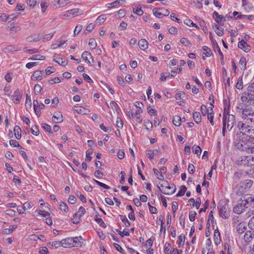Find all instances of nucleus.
<instances>
[{
	"instance_id": "nucleus-22",
	"label": "nucleus",
	"mask_w": 254,
	"mask_h": 254,
	"mask_svg": "<svg viewBox=\"0 0 254 254\" xmlns=\"http://www.w3.org/2000/svg\"><path fill=\"white\" fill-rule=\"evenodd\" d=\"M252 96L253 95L250 93L244 92L242 95L241 100L243 102H248L251 100Z\"/></svg>"
},
{
	"instance_id": "nucleus-1",
	"label": "nucleus",
	"mask_w": 254,
	"mask_h": 254,
	"mask_svg": "<svg viewBox=\"0 0 254 254\" xmlns=\"http://www.w3.org/2000/svg\"><path fill=\"white\" fill-rule=\"evenodd\" d=\"M153 14L157 18H161L163 16H167L169 15L168 9L164 8H154L152 10Z\"/></svg>"
},
{
	"instance_id": "nucleus-19",
	"label": "nucleus",
	"mask_w": 254,
	"mask_h": 254,
	"mask_svg": "<svg viewBox=\"0 0 254 254\" xmlns=\"http://www.w3.org/2000/svg\"><path fill=\"white\" fill-rule=\"evenodd\" d=\"M158 150L157 149H154L153 150H146V154L147 157L150 160L153 159L154 156H156L158 154Z\"/></svg>"
},
{
	"instance_id": "nucleus-12",
	"label": "nucleus",
	"mask_w": 254,
	"mask_h": 254,
	"mask_svg": "<svg viewBox=\"0 0 254 254\" xmlns=\"http://www.w3.org/2000/svg\"><path fill=\"white\" fill-rule=\"evenodd\" d=\"M72 247H82V245L83 243V242L80 241V240H83V239L81 236L73 237L72 238Z\"/></svg>"
},
{
	"instance_id": "nucleus-55",
	"label": "nucleus",
	"mask_w": 254,
	"mask_h": 254,
	"mask_svg": "<svg viewBox=\"0 0 254 254\" xmlns=\"http://www.w3.org/2000/svg\"><path fill=\"white\" fill-rule=\"evenodd\" d=\"M41 90L42 87L39 84H36L35 85L34 91L36 95L39 94L41 92Z\"/></svg>"
},
{
	"instance_id": "nucleus-38",
	"label": "nucleus",
	"mask_w": 254,
	"mask_h": 254,
	"mask_svg": "<svg viewBox=\"0 0 254 254\" xmlns=\"http://www.w3.org/2000/svg\"><path fill=\"white\" fill-rule=\"evenodd\" d=\"M125 2V0H117L114 2H112V8L117 7L119 6L122 5Z\"/></svg>"
},
{
	"instance_id": "nucleus-3",
	"label": "nucleus",
	"mask_w": 254,
	"mask_h": 254,
	"mask_svg": "<svg viewBox=\"0 0 254 254\" xmlns=\"http://www.w3.org/2000/svg\"><path fill=\"white\" fill-rule=\"evenodd\" d=\"M248 205H249L246 202V201L242 199L241 202L234 207L233 211L234 213L238 214H241L244 212L245 209L248 207Z\"/></svg>"
},
{
	"instance_id": "nucleus-9",
	"label": "nucleus",
	"mask_w": 254,
	"mask_h": 254,
	"mask_svg": "<svg viewBox=\"0 0 254 254\" xmlns=\"http://www.w3.org/2000/svg\"><path fill=\"white\" fill-rule=\"evenodd\" d=\"M242 163L247 166L254 165V156H244L242 160Z\"/></svg>"
},
{
	"instance_id": "nucleus-15",
	"label": "nucleus",
	"mask_w": 254,
	"mask_h": 254,
	"mask_svg": "<svg viewBox=\"0 0 254 254\" xmlns=\"http://www.w3.org/2000/svg\"><path fill=\"white\" fill-rule=\"evenodd\" d=\"M239 137V136L238 137V138ZM237 138H238V137L236 136L235 137V141H234L235 145L237 148L239 149V150H240L241 151H244V150L245 149V147H246V146H245V145H246L245 143L242 141L238 140Z\"/></svg>"
},
{
	"instance_id": "nucleus-31",
	"label": "nucleus",
	"mask_w": 254,
	"mask_h": 254,
	"mask_svg": "<svg viewBox=\"0 0 254 254\" xmlns=\"http://www.w3.org/2000/svg\"><path fill=\"white\" fill-rule=\"evenodd\" d=\"M239 65L241 69H245L246 68L247 62L246 59L245 57H241L239 61Z\"/></svg>"
},
{
	"instance_id": "nucleus-14",
	"label": "nucleus",
	"mask_w": 254,
	"mask_h": 254,
	"mask_svg": "<svg viewBox=\"0 0 254 254\" xmlns=\"http://www.w3.org/2000/svg\"><path fill=\"white\" fill-rule=\"evenodd\" d=\"M44 73L43 70H36L33 73L31 79L33 80H41L42 79V75Z\"/></svg>"
},
{
	"instance_id": "nucleus-59",
	"label": "nucleus",
	"mask_w": 254,
	"mask_h": 254,
	"mask_svg": "<svg viewBox=\"0 0 254 254\" xmlns=\"http://www.w3.org/2000/svg\"><path fill=\"white\" fill-rule=\"evenodd\" d=\"M93 153V151L88 150L86 151V157L85 158V161L90 162L91 160L92 157L90 156Z\"/></svg>"
},
{
	"instance_id": "nucleus-10",
	"label": "nucleus",
	"mask_w": 254,
	"mask_h": 254,
	"mask_svg": "<svg viewBox=\"0 0 254 254\" xmlns=\"http://www.w3.org/2000/svg\"><path fill=\"white\" fill-rule=\"evenodd\" d=\"M142 113V110L141 108H137L134 112L131 113L132 117L136 118V121L139 123H141L142 120L140 116V114Z\"/></svg>"
},
{
	"instance_id": "nucleus-62",
	"label": "nucleus",
	"mask_w": 254,
	"mask_h": 254,
	"mask_svg": "<svg viewBox=\"0 0 254 254\" xmlns=\"http://www.w3.org/2000/svg\"><path fill=\"white\" fill-rule=\"evenodd\" d=\"M117 156L120 159H123L125 156L124 151L122 149L119 150L117 153Z\"/></svg>"
},
{
	"instance_id": "nucleus-36",
	"label": "nucleus",
	"mask_w": 254,
	"mask_h": 254,
	"mask_svg": "<svg viewBox=\"0 0 254 254\" xmlns=\"http://www.w3.org/2000/svg\"><path fill=\"white\" fill-rule=\"evenodd\" d=\"M95 220L98 223V224L101 227L103 228L106 227V225L104 221H103L102 219L101 218L98 217V215H96L95 217Z\"/></svg>"
},
{
	"instance_id": "nucleus-35",
	"label": "nucleus",
	"mask_w": 254,
	"mask_h": 254,
	"mask_svg": "<svg viewBox=\"0 0 254 254\" xmlns=\"http://www.w3.org/2000/svg\"><path fill=\"white\" fill-rule=\"evenodd\" d=\"M236 87L239 90H241L243 88V82L242 77H240L238 78V81L236 84Z\"/></svg>"
},
{
	"instance_id": "nucleus-18",
	"label": "nucleus",
	"mask_w": 254,
	"mask_h": 254,
	"mask_svg": "<svg viewBox=\"0 0 254 254\" xmlns=\"http://www.w3.org/2000/svg\"><path fill=\"white\" fill-rule=\"evenodd\" d=\"M214 242L216 246L219 245L221 242L220 233L218 229H215L214 231Z\"/></svg>"
},
{
	"instance_id": "nucleus-41",
	"label": "nucleus",
	"mask_w": 254,
	"mask_h": 254,
	"mask_svg": "<svg viewBox=\"0 0 254 254\" xmlns=\"http://www.w3.org/2000/svg\"><path fill=\"white\" fill-rule=\"evenodd\" d=\"M54 35V33H51L45 35L43 37V41L44 42H47L51 40Z\"/></svg>"
},
{
	"instance_id": "nucleus-33",
	"label": "nucleus",
	"mask_w": 254,
	"mask_h": 254,
	"mask_svg": "<svg viewBox=\"0 0 254 254\" xmlns=\"http://www.w3.org/2000/svg\"><path fill=\"white\" fill-rule=\"evenodd\" d=\"M89 56L92 57L91 54L88 52H84L81 55V57L85 61L87 62L88 64L91 63L89 60H88V57Z\"/></svg>"
},
{
	"instance_id": "nucleus-13",
	"label": "nucleus",
	"mask_w": 254,
	"mask_h": 254,
	"mask_svg": "<svg viewBox=\"0 0 254 254\" xmlns=\"http://www.w3.org/2000/svg\"><path fill=\"white\" fill-rule=\"evenodd\" d=\"M254 238V232L251 231H248L244 236V240L246 243H249Z\"/></svg>"
},
{
	"instance_id": "nucleus-30",
	"label": "nucleus",
	"mask_w": 254,
	"mask_h": 254,
	"mask_svg": "<svg viewBox=\"0 0 254 254\" xmlns=\"http://www.w3.org/2000/svg\"><path fill=\"white\" fill-rule=\"evenodd\" d=\"M164 251L165 254H170L171 253V246L170 243H165L164 246Z\"/></svg>"
},
{
	"instance_id": "nucleus-56",
	"label": "nucleus",
	"mask_w": 254,
	"mask_h": 254,
	"mask_svg": "<svg viewBox=\"0 0 254 254\" xmlns=\"http://www.w3.org/2000/svg\"><path fill=\"white\" fill-rule=\"evenodd\" d=\"M133 12L134 13L139 16L142 15L143 13V11L141 7H137L136 8H134L133 9Z\"/></svg>"
},
{
	"instance_id": "nucleus-47",
	"label": "nucleus",
	"mask_w": 254,
	"mask_h": 254,
	"mask_svg": "<svg viewBox=\"0 0 254 254\" xmlns=\"http://www.w3.org/2000/svg\"><path fill=\"white\" fill-rule=\"evenodd\" d=\"M185 240V237L183 234H181L179 237V240H178V245L179 246H183L184 244Z\"/></svg>"
},
{
	"instance_id": "nucleus-57",
	"label": "nucleus",
	"mask_w": 254,
	"mask_h": 254,
	"mask_svg": "<svg viewBox=\"0 0 254 254\" xmlns=\"http://www.w3.org/2000/svg\"><path fill=\"white\" fill-rule=\"evenodd\" d=\"M32 133L36 136H37L39 134V129L37 126H35L31 128Z\"/></svg>"
},
{
	"instance_id": "nucleus-61",
	"label": "nucleus",
	"mask_w": 254,
	"mask_h": 254,
	"mask_svg": "<svg viewBox=\"0 0 254 254\" xmlns=\"http://www.w3.org/2000/svg\"><path fill=\"white\" fill-rule=\"evenodd\" d=\"M244 151L248 153H254V147L246 146Z\"/></svg>"
},
{
	"instance_id": "nucleus-54",
	"label": "nucleus",
	"mask_w": 254,
	"mask_h": 254,
	"mask_svg": "<svg viewBox=\"0 0 254 254\" xmlns=\"http://www.w3.org/2000/svg\"><path fill=\"white\" fill-rule=\"evenodd\" d=\"M121 219L126 227H129L130 226V223L125 216H121Z\"/></svg>"
},
{
	"instance_id": "nucleus-16",
	"label": "nucleus",
	"mask_w": 254,
	"mask_h": 254,
	"mask_svg": "<svg viewBox=\"0 0 254 254\" xmlns=\"http://www.w3.org/2000/svg\"><path fill=\"white\" fill-rule=\"evenodd\" d=\"M52 120L56 123H61L63 121V116L60 112L55 113Z\"/></svg>"
},
{
	"instance_id": "nucleus-45",
	"label": "nucleus",
	"mask_w": 254,
	"mask_h": 254,
	"mask_svg": "<svg viewBox=\"0 0 254 254\" xmlns=\"http://www.w3.org/2000/svg\"><path fill=\"white\" fill-rule=\"evenodd\" d=\"M88 45L91 49H95L97 46L95 40L94 39H90Z\"/></svg>"
},
{
	"instance_id": "nucleus-20",
	"label": "nucleus",
	"mask_w": 254,
	"mask_h": 254,
	"mask_svg": "<svg viewBox=\"0 0 254 254\" xmlns=\"http://www.w3.org/2000/svg\"><path fill=\"white\" fill-rule=\"evenodd\" d=\"M148 42L144 39H141L138 42V45L140 48L142 50H145L148 48Z\"/></svg>"
},
{
	"instance_id": "nucleus-60",
	"label": "nucleus",
	"mask_w": 254,
	"mask_h": 254,
	"mask_svg": "<svg viewBox=\"0 0 254 254\" xmlns=\"http://www.w3.org/2000/svg\"><path fill=\"white\" fill-rule=\"evenodd\" d=\"M196 213L195 211H190L189 213V219L190 221H194Z\"/></svg>"
},
{
	"instance_id": "nucleus-50",
	"label": "nucleus",
	"mask_w": 254,
	"mask_h": 254,
	"mask_svg": "<svg viewBox=\"0 0 254 254\" xmlns=\"http://www.w3.org/2000/svg\"><path fill=\"white\" fill-rule=\"evenodd\" d=\"M123 121L121 118H118L116 121V127L118 128H122L123 127Z\"/></svg>"
},
{
	"instance_id": "nucleus-24",
	"label": "nucleus",
	"mask_w": 254,
	"mask_h": 254,
	"mask_svg": "<svg viewBox=\"0 0 254 254\" xmlns=\"http://www.w3.org/2000/svg\"><path fill=\"white\" fill-rule=\"evenodd\" d=\"M14 135L17 139L21 137V129L18 126H16L14 128Z\"/></svg>"
},
{
	"instance_id": "nucleus-39",
	"label": "nucleus",
	"mask_w": 254,
	"mask_h": 254,
	"mask_svg": "<svg viewBox=\"0 0 254 254\" xmlns=\"http://www.w3.org/2000/svg\"><path fill=\"white\" fill-rule=\"evenodd\" d=\"M184 23L188 26L194 27L196 28H198L197 25L196 24L194 23L193 21L190 19H186L184 21Z\"/></svg>"
},
{
	"instance_id": "nucleus-26",
	"label": "nucleus",
	"mask_w": 254,
	"mask_h": 254,
	"mask_svg": "<svg viewBox=\"0 0 254 254\" xmlns=\"http://www.w3.org/2000/svg\"><path fill=\"white\" fill-rule=\"evenodd\" d=\"M235 122V117L233 115H228V117L226 115V122L227 124L234 125Z\"/></svg>"
},
{
	"instance_id": "nucleus-44",
	"label": "nucleus",
	"mask_w": 254,
	"mask_h": 254,
	"mask_svg": "<svg viewBox=\"0 0 254 254\" xmlns=\"http://www.w3.org/2000/svg\"><path fill=\"white\" fill-rule=\"evenodd\" d=\"M153 171L158 179L160 180H164V176L162 175V174H160V172L158 171L155 168L153 169Z\"/></svg>"
},
{
	"instance_id": "nucleus-25",
	"label": "nucleus",
	"mask_w": 254,
	"mask_h": 254,
	"mask_svg": "<svg viewBox=\"0 0 254 254\" xmlns=\"http://www.w3.org/2000/svg\"><path fill=\"white\" fill-rule=\"evenodd\" d=\"M39 40H40L39 34H38L37 35H34L30 36L26 38V41L28 42H37V41H39Z\"/></svg>"
},
{
	"instance_id": "nucleus-28",
	"label": "nucleus",
	"mask_w": 254,
	"mask_h": 254,
	"mask_svg": "<svg viewBox=\"0 0 254 254\" xmlns=\"http://www.w3.org/2000/svg\"><path fill=\"white\" fill-rule=\"evenodd\" d=\"M243 199L244 201H246V202L248 205H251L253 203H254V198L251 196L246 195L243 197Z\"/></svg>"
},
{
	"instance_id": "nucleus-4",
	"label": "nucleus",
	"mask_w": 254,
	"mask_h": 254,
	"mask_svg": "<svg viewBox=\"0 0 254 254\" xmlns=\"http://www.w3.org/2000/svg\"><path fill=\"white\" fill-rule=\"evenodd\" d=\"M218 208L219 210L220 216L222 218L227 219L230 216V212L229 210L228 205L227 204H220L219 205Z\"/></svg>"
},
{
	"instance_id": "nucleus-58",
	"label": "nucleus",
	"mask_w": 254,
	"mask_h": 254,
	"mask_svg": "<svg viewBox=\"0 0 254 254\" xmlns=\"http://www.w3.org/2000/svg\"><path fill=\"white\" fill-rule=\"evenodd\" d=\"M42 127L46 131H47L49 132H51V127L50 125L46 124V123H42L41 124Z\"/></svg>"
},
{
	"instance_id": "nucleus-17",
	"label": "nucleus",
	"mask_w": 254,
	"mask_h": 254,
	"mask_svg": "<svg viewBox=\"0 0 254 254\" xmlns=\"http://www.w3.org/2000/svg\"><path fill=\"white\" fill-rule=\"evenodd\" d=\"M72 238H67L62 240V246L64 248L72 247Z\"/></svg>"
},
{
	"instance_id": "nucleus-6",
	"label": "nucleus",
	"mask_w": 254,
	"mask_h": 254,
	"mask_svg": "<svg viewBox=\"0 0 254 254\" xmlns=\"http://www.w3.org/2000/svg\"><path fill=\"white\" fill-rule=\"evenodd\" d=\"M254 115V111L251 107H246L242 109V118L244 119L249 120V118L253 117Z\"/></svg>"
},
{
	"instance_id": "nucleus-49",
	"label": "nucleus",
	"mask_w": 254,
	"mask_h": 254,
	"mask_svg": "<svg viewBox=\"0 0 254 254\" xmlns=\"http://www.w3.org/2000/svg\"><path fill=\"white\" fill-rule=\"evenodd\" d=\"M45 59V57L44 56L36 55H34L32 58H29V60H43Z\"/></svg>"
},
{
	"instance_id": "nucleus-29",
	"label": "nucleus",
	"mask_w": 254,
	"mask_h": 254,
	"mask_svg": "<svg viewBox=\"0 0 254 254\" xmlns=\"http://www.w3.org/2000/svg\"><path fill=\"white\" fill-rule=\"evenodd\" d=\"M125 16V10L124 9L119 10L117 13H114V16L116 19L121 18Z\"/></svg>"
},
{
	"instance_id": "nucleus-7",
	"label": "nucleus",
	"mask_w": 254,
	"mask_h": 254,
	"mask_svg": "<svg viewBox=\"0 0 254 254\" xmlns=\"http://www.w3.org/2000/svg\"><path fill=\"white\" fill-rule=\"evenodd\" d=\"M238 47L240 49L243 50L246 53L250 52L251 49V46L243 39L238 42Z\"/></svg>"
},
{
	"instance_id": "nucleus-27",
	"label": "nucleus",
	"mask_w": 254,
	"mask_h": 254,
	"mask_svg": "<svg viewBox=\"0 0 254 254\" xmlns=\"http://www.w3.org/2000/svg\"><path fill=\"white\" fill-rule=\"evenodd\" d=\"M173 123L177 127H179L182 123V119L179 116H175L174 117Z\"/></svg>"
},
{
	"instance_id": "nucleus-32",
	"label": "nucleus",
	"mask_w": 254,
	"mask_h": 254,
	"mask_svg": "<svg viewBox=\"0 0 254 254\" xmlns=\"http://www.w3.org/2000/svg\"><path fill=\"white\" fill-rule=\"evenodd\" d=\"M107 19V15L106 14H102L100 15L96 19V22L97 24H101L103 23L105 20Z\"/></svg>"
},
{
	"instance_id": "nucleus-42",
	"label": "nucleus",
	"mask_w": 254,
	"mask_h": 254,
	"mask_svg": "<svg viewBox=\"0 0 254 254\" xmlns=\"http://www.w3.org/2000/svg\"><path fill=\"white\" fill-rule=\"evenodd\" d=\"M60 209L62 211H64V212H67L68 210V207H67L66 203L64 202H61L60 204Z\"/></svg>"
},
{
	"instance_id": "nucleus-8",
	"label": "nucleus",
	"mask_w": 254,
	"mask_h": 254,
	"mask_svg": "<svg viewBox=\"0 0 254 254\" xmlns=\"http://www.w3.org/2000/svg\"><path fill=\"white\" fill-rule=\"evenodd\" d=\"M213 17L215 21L220 25L223 26L226 21L225 18L222 15H219L218 12L214 11L213 13Z\"/></svg>"
},
{
	"instance_id": "nucleus-64",
	"label": "nucleus",
	"mask_w": 254,
	"mask_h": 254,
	"mask_svg": "<svg viewBox=\"0 0 254 254\" xmlns=\"http://www.w3.org/2000/svg\"><path fill=\"white\" fill-rule=\"evenodd\" d=\"M249 228L254 229V217L252 218L248 223Z\"/></svg>"
},
{
	"instance_id": "nucleus-46",
	"label": "nucleus",
	"mask_w": 254,
	"mask_h": 254,
	"mask_svg": "<svg viewBox=\"0 0 254 254\" xmlns=\"http://www.w3.org/2000/svg\"><path fill=\"white\" fill-rule=\"evenodd\" d=\"M180 42L182 44L185 46H190L191 45V43L190 41L185 38H182L181 39Z\"/></svg>"
},
{
	"instance_id": "nucleus-21",
	"label": "nucleus",
	"mask_w": 254,
	"mask_h": 254,
	"mask_svg": "<svg viewBox=\"0 0 254 254\" xmlns=\"http://www.w3.org/2000/svg\"><path fill=\"white\" fill-rule=\"evenodd\" d=\"M246 224L244 222L240 223L237 227V231L239 234H242L246 230Z\"/></svg>"
},
{
	"instance_id": "nucleus-34",
	"label": "nucleus",
	"mask_w": 254,
	"mask_h": 254,
	"mask_svg": "<svg viewBox=\"0 0 254 254\" xmlns=\"http://www.w3.org/2000/svg\"><path fill=\"white\" fill-rule=\"evenodd\" d=\"M203 54L205 55L207 57H210L212 52L211 51V50L206 46H203Z\"/></svg>"
},
{
	"instance_id": "nucleus-5",
	"label": "nucleus",
	"mask_w": 254,
	"mask_h": 254,
	"mask_svg": "<svg viewBox=\"0 0 254 254\" xmlns=\"http://www.w3.org/2000/svg\"><path fill=\"white\" fill-rule=\"evenodd\" d=\"M237 127L240 131V133H237V137H239V135H240L241 133H242L243 134H247L248 132L251 131L250 130L251 127L242 122H238Z\"/></svg>"
},
{
	"instance_id": "nucleus-43",
	"label": "nucleus",
	"mask_w": 254,
	"mask_h": 254,
	"mask_svg": "<svg viewBox=\"0 0 254 254\" xmlns=\"http://www.w3.org/2000/svg\"><path fill=\"white\" fill-rule=\"evenodd\" d=\"M80 216L77 213L74 214L73 218L71 219V221L73 224H78L79 223Z\"/></svg>"
},
{
	"instance_id": "nucleus-52",
	"label": "nucleus",
	"mask_w": 254,
	"mask_h": 254,
	"mask_svg": "<svg viewBox=\"0 0 254 254\" xmlns=\"http://www.w3.org/2000/svg\"><path fill=\"white\" fill-rule=\"evenodd\" d=\"M144 126L147 130H151L152 128V123L149 120L145 121L144 122Z\"/></svg>"
},
{
	"instance_id": "nucleus-51",
	"label": "nucleus",
	"mask_w": 254,
	"mask_h": 254,
	"mask_svg": "<svg viewBox=\"0 0 254 254\" xmlns=\"http://www.w3.org/2000/svg\"><path fill=\"white\" fill-rule=\"evenodd\" d=\"M9 144L11 146L13 147H18L20 148H22V147L20 145L18 141L15 140L11 139L9 140Z\"/></svg>"
},
{
	"instance_id": "nucleus-53",
	"label": "nucleus",
	"mask_w": 254,
	"mask_h": 254,
	"mask_svg": "<svg viewBox=\"0 0 254 254\" xmlns=\"http://www.w3.org/2000/svg\"><path fill=\"white\" fill-rule=\"evenodd\" d=\"M69 2V0H59L58 1V3L59 4L60 7L64 6Z\"/></svg>"
},
{
	"instance_id": "nucleus-37",
	"label": "nucleus",
	"mask_w": 254,
	"mask_h": 254,
	"mask_svg": "<svg viewBox=\"0 0 254 254\" xmlns=\"http://www.w3.org/2000/svg\"><path fill=\"white\" fill-rule=\"evenodd\" d=\"M187 190V188L185 186H182L179 192L176 194L177 196H182L184 195Z\"/></svg>"
},
{
	"instance_id": "nucleus-48",
	"label": "nucleus",
	"mask_w": 254,
	"mask_h": 254,
	"mask_svg": "<svg viewBox=\"0 0 254 254\" xmlns=\"http://www.w3.org/2000/svg\"><path fill=\"white\" fill-rule=\"evenodd\" d=\"M49 244L51 245L52 247H55L56 248H57L59 247L60 246H62V241H54L52 242H50Z\"/></svg>"
},
{
	"instance_id": "nucleus-63",
	"label": "nucleus",
	"mask_w": 254,
	"mask_h": 254,
	"mask_svg": "<svg viewBox=\"0 0 254 254\" xmlns=\"http://www.w3.org/2000/svg\"><path fill=\"white\" fill-rule=\"evenodd\" d=\"M39 253L40 254H48V249L45 247L40 248Z\"/></svg>"
},
{
	"instance_id": "nucleus-2",
	"label": "nucleus",
	"mask_w": 254,
	"mask_h": 254,
	"mask_svg": "<svg viewBox=\"0 0 254 254\" xmlns=\"http://www.w3.org/2000/svg\"><path fill=\"white\" fill-rule=\"evenodd\" d=\"M161 191L167 195H171L173 194L176 190V187L174 185L166 186L165 184L161 185Z\"/></svg>"
},
{
	"instance_id": "nucleus-23",
	"label": "nucleus",
	"mask_w": 254,
	"mask_h": 254,
	"mask_svg": "<svg viewBox=\"0 0 254 254\" xmlns=\"http://www.w3.org/2000/svg\"><path fill=\"white\" fill-rule=\"evenodd\" d=\"M193 119L196 124H199L201 121V116L200 113L198 112H193Z\"/></svg>"
},
{
	"instance_id": "nucleus-11",
	"label": "nucleus",
	"mask_w": 254,
	"mask_h": 254,
	"mask_svg": "<svg viewBox=\"0 0 254 254\" xmlns=\"http://www.w3.org/2000/svg\"><path fill=\"white\" fill-rule=\"evenodd\" d=\"M22 97V94H21L20 91L18 89L16 90L13 94L12 95L11 98L13 102L16 104H19L20 100Z\"/></svg>"
},
{
	"instance_id": "nucleus-40",
	"label": "nucleus",
	"mask_w": 254,
	"mask_h": 254,
	"mask_svg": "<svg viewBox=\"0 0 254 254\" xmlns=\"http://www.w3.org/2000/svg\"><path fill=\"white\" fill-rule=\"evenodd\" d=\"M192 152L193 153L199 155H200L201 154V149L199 146L197 145H194L192 147Z\"/></svg>"
}]
</instances>
